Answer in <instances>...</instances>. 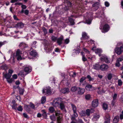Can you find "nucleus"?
Returning a JSON list of instances; mask_svg holds the SVG:
<instances>
[{"label":"nucleus","instance_id":"nucleus-1","mask_svg":"<svg viewBox=\"0 0 123 123\" xmlns=\"http://www.w3.org/2000/svg\"><path fill=\"white\" fill-rule=\"evenodd\" d=\"M99 56H100L101 55L100 60L101 61H104L105 62L107 63H109L110 62V59L108 58L107 56L105 55H101L100 54L98 55Z\"/></svg>","mask_w":123,"mask_h":123},{"label":"nucleus","instance_id":"nucleus-2","mask_svg":"<svg viewBox=\"0 0 123 123\" xmlns=\"http://www.w3.org/2000/svg\"><path fill=\"white\" fill-rule=\"evenodd\" d=\"M43 93L44 95H50L52 93L50 88L49 86H46L44 88L43 90Z\"/></svg>","mask_w":123,"mask_h":123},{"label":"nucleus","instance_id":"nucleus-3","mask_svg":"<svg viewBox=\"0 0 123 123\" xmlns=\"http://www.w3.org/2000/svg\"><path fill=\"white\" fill-rule=\"evenodd\" d=\"M55 115L56 116H57V122L58 123H61V122L62 120V114L60 111H57L55 112Z\"/></svg>","mask_w":123,"mask_h":123},{"label":"nucleus","instance_id":"nucleus-4","mask_svg":"<svg viewBox=\"0 0 123 123\" xmlns=\"http://www.w3.org/2000/svg\"><path fill=\"white\" fill-rule=\"evenodd\" d=\"M54 48V46L53 45L49 44L46 46L45 49L46 50V52L48 53H50L51 52Z\"/></svg>","mask_w":123,"mask_h":123},{"label":"nucleus","instance_id":"nucleus-5","mask_svg":"<svg viewBox=\"0 0 123 123\" xmlns=\"http://www.w3.org/2000/svg\"><path fill=\"white\" fill-rule=\"evenodd\" d=\"M61 101V99L60 98L56 99L53 102L52 105L55 107L58 106Z\"/></svg>","mask_w":123,"mask_h":123},{"label":"nucleus","instance_id":"nucleus-6","mask_svg":"<svg viewBox=\"0 0 123 123\" xmlns=\"http://www.w3.org/2000/svg\"><path fill=\"white\" fill-rule=\"evenodd\" d=\"M115 52L118 55H120L122 52H123V45L120 48H116L115 49Z\"/></svg>","mask_w":123,"mask_h":123},{"label":"nucleus","instance_id":"nucleus-7","mask_svg":"<svg viewBox=\"0 0 123 123\" xmlns=\"http://www.w3.org/2000/svg\"><path fill=\"white\" fill-rule=\"evenodd\" d=\"M22 53L19 49H18L16 52V56L18 60H20L22 59L21 55Z\"/></svg>","mask_w":123,"mask_h":123},{"label":"nucleus","instance_id":"nucleus-8","mask_svg":"<svg viewBox=\"0 0 123 123\" xmlns=\"http://www.w3.org/2000/svg\"><path fill=\"white\" fill-rule=\"evenodd\" d=\"M109 26L107 24H105L103 26V30L102 32L103 33H105L107 32L109 30Z\"/></svg>","mask_w":123,"mask_h":123},{"label":"nucleus","instance_id":"nucleus-9","mask_svg":"<svg viewBox=\"0 0 123 123\" xmlns=\"http://www.w3.org/2000/svg\"><path fill=\"white\" fill-rule=\"evenodd\" d=\"M108 67L107 65L105 64H103L100 66V69L102 71H106L108 69Z\"/></svg>","mask_w":123,"mask_h":123},{"label":"nucleus","instance_id":"nucleus-10","mask_svg":"<svg viewBox=\"0 0 123 123\" xmlns=\"http://www.w3.org/2000/svg\"><path fill=\"white\" fill-rule=\"evenodd\" d=\"M98 99L94 100L92 102V105L93 107H95L98 105Z\"/></svg>","mask_w":123,"mask_h":123},{"label":"nucleus","instance_id":"nucleus-11","mask_svg":"<svg viewBox=\"0 0 123 123\" xmlns=\"http://www.w3.org/2000/svg\"><path fill=\"white\" fill-rule=\"evenodd\" d=\"M123 60V58H119L117 59L116 61V63L115 64L116 66L117 67H119L120 66V62L122 61Z\"/></svg>","mask_w":123,"mask_h":123},{"label":"nucleus","instance_id":"nucleus-12","mask_svg":"<svg viewBox=\"0 0 123 123\" xmlns=\"http://www.w3.org/2000/svg\"><path fill=\"white\" fill-rule=\"evenodd\" d=\"M24 70L25 72L27 74L31 72V68L30 67H26L24 68Z\"/></svg>","mask_w":123,"mask_h":123},{"label":"nucleus","instance_id":"nucleus-13","mask_svg":"<svg viewBox=\"0 0 123 123\" xmlns=\"http://www.w3.org/2000/svg\"><path fill=\"white\" fill-rule=\"evenodd\" d=\"M24 24L22 23H18L15 25V27L17 28H21L23 27Z\"/></svg>","mask_w":123,"mask_h":123},{"label":"nucleus","instance_id":"nucleus-14","mask_svg":"<svg viewBox=\"0 0 123 123\" xmlns=\"http://www.w3.org/2000/svg\"><path fill=\"white\" fill-rule=\"evenodd\" d=\"M61 92L63 93H68L69 92V89L68 88H66L62 89L61 90Z\"/></svg>","mask_w":123,"mask_h":123},{"label":"nucleus","instance_id":"nucleus-15","mask_svg":"<svg viewBox=\"0 0 123 123\" xmlns=\"http://www.w3.org/2000/svg\"><path fill=\"white\" fill-rule=\"evenodd\" d=\"M63 36H61L57 39V43L59 45H61L62 43V41L63 39Z\"/></svg>","mask_w":123,"mask_h":123},{"label":"nucleus","instance_id":"nucleus-16","mask_svg":"<svg viewBox=\"0 0 123 123\" xmlns=\"http://www.w3.org/2000/svg\"><path fill=\"white\" fill-rule=\"evenodd\" d=\"M106 120L105 122L104 123H110V117L109 114H107L105 116Z\"/></svg>","mask_w":123,"mask_h":123},{"label":"nucleus","instance_id":"nucleus-17","mask_svg":"<svg viewBox=\"0 0 123 123\" xmlns=\"http://www.w3.org/2000/svg\"><path fill=\"white\" fill-rule=\"evenodd\" d=\"M79 90L78 91V93L79 94L81 95L84 92L85 89L84 88H81L80 87L79 88Z\"/></svg>","mask_w":123,"mask_h":123},{"label":"nucleus","instance_id":"nucleus-18","mask_svg":"<svg viewBox=\"0 0 123 123\" xmlns=\"http://www.w3.org/2000/svg\"><path fill=\"white\" fill-rule=\"evenodd\" d=\"M99 117V115L97 114H94L92 119V120L94 121H97Z\"/></svg>","mask_w":123,"mask_h":123},{"label":"nucleus","instance_id":"nucleus-19","mask_svg":"<svg viewBox=\"0 0 123 123\" xmlns=\"http://www.w3.org/2000/svg\"><path fill=\"white\" fill-rule=\"evenodd\" d=\"M95 49V47H93L92 48V50H95V53H99L102 52V50L101 49L97 48L96 49Z\"/></svg>","mask_w":123,"mask_h":123},{"label":"nucleus","instance_id":"nucleus-20","mask_svg":"<svg viewBox=\"0 0 123 123\" xmlns=\"http://www.w3.org/2000/svg\"><path fill=\"white\" fill-rule=\"evenodd\" d=\"M100 66L99 64H96L93 65V68L95 69L98 70L100 69Z\"/></svg>","mask_w":123,"mask_h":123},{"label":"nucleus","instance_id":"nucleus-21","mask_svg":"<svg viewBox=\"0 0 123 123\" xmlns=\"http://www.w3.org/2000/svg\"><path fill=\"white\" fill-rule=\"evenodd\" d=\"M21 7L22 8V9L21 10V11L20 12V13H23L24 12V9H26L27 8V6L26 5H23V4L22 3V4L21 5Z\"/></svg>","mask_w":123,"mask_h":123},{"label":"nucleus","instance_id":"nucleus-22","mask_svg":"<svg viewBox=\"0 0 123 123\" xmlns=\"http://www.w3.org/2000/svg\"><path fill=\"white\" fill-rule=\"evenodd\" d=\"M82 38L84 39H87L89 38L88 36L87 35V34L85 32H83L82 33Z\"/></svg>","mask_w":123,"mask_h":123},{"label":"nucleus","instance_id":"nucleus-23","mask_svg":"<svg viewBox=\"0 0 123 123\" xmlns=\"http://www.w3.org/2000/svg\"><path fill=\"white\" fill-rule=\"evenodd\" d=\"M30 55H31L33 56H35L37 55V53L35 50H32L30 53Z\"/></svg>","mask_w":123,"mask_h":123},{"label":"nucleus","instance_id":"nucleus-24","mask_svg":"<svg viewBox=\"0 0 123 123\" xmlns=\"http://www.w3.org/2000/svg\"><path fill=\"white\" fill-rule=\"evenodd\" d=\"M64 2L65 5L68 7L71 6L72 3L68 0H65Z\"/></svg>","mask_w":123,"mask_h":123},{"label":"nucleus","instance_id":"nucleus-25","mask_svg":"<svg viewBox=\"0 0 123 123\" xmlns=\"http://www.w3.org/2000/svg\"><path fill=\"white\" fill-rule=\"evenodd\" d=\"M68 19L71 25H73L74 24V20L72 18H71L70 17H69L68 18Z\"/></svg>","mask_w":123,"mask_h":123},{"label":"nucleus","instance_id":"nucleus-26","mask_svg":"<svg viewBox=\"0 0 123 123\" xmlns=\"http://www.w3.org/2000/svg\"><path fill=\"white\" fill-rule=\"evenodd\" d=\"M60 108L62 110H64L65 109V106L64 104L62 102H60L59 104Z\"/></svg>","mask_w":123,"mask_h":123},{"label":"nucleus","instance_id":"nucleus-27","mask_svg":"<svg viewBox=\"0 0 123 123\" xmlns=\"http://www.w3.org/2000/svg\"><path fill=\"white\" fill-rule=\"evenodd\" d=\"M92 88V86L90 85H86L85 87L87 91H90V89Z\"/></svg>","mask_w":123,"mask_h":123},{"label":"nucleus","instance_id":"nucleus-28","mask_svg":"<svg viewBox=\"0 0 123 123\" xmlns=\"http://www.w3.org/2000/svg\"><path fill=\"white\" fill-rule=\"evenodd\" d=\"M27 74L26 73H25L23 71H21L19 73V74L22 77L25 76Z\"/></svg>","mask_w":123,"mask_h":123},{"label":"nucleus","instance_id":"nucleus-29","mask_svg":"<svg viewBox=\"0 0 123 123\" xmlns=\"http://www.w3.org/2000/svg\"><path fill=\"white\" fill-rule=\"evenodd\" d=\"M11 76V75H10V74H7L5 75V77L7 80L10 78Z\"/></svg>","mask_w":123,"mask_h":123},{"label":"nucleus","instance_id":"nucleus-30","mask_svg":"<svg viewBox=\"0 0 123 123\" xmlns=\"http://www.w3.org/2000/svg\"><path fill=\"white\" fill-rule=\"evenodd\" d=\"M41 103L43 104L46 101V97L45 96L43 97L41 99Z\"/></svg>","mask_w":123,"mask_h":123},{"label":"nucleus","instance_id":"nucleus-31","mask_svg":"<svg viewBox=\"0 0 123 123\" xmlns=\"http://www.w3.org/2000/svg\"><path fill=\"white\" fill-rule=\"evenodd\" d=\"M119 118L118 116H117L115 117L113 119V122L117 123L119 121Z\"/></svg>","mask_w":123,"mask_h":123},{"label":"nucleus","instance_id":"nucleus-32","mask_svg":"<svg viewBox=\"0 0 123 123\" xmlns=\"http://www.w3.org/2000/svg\"><path fill=\"white\" fill-rule=\"evenodd\" d=\"M80 114L81 116H86L85 111H82L80 112Z\"/></svg>","mask_w":123,"mask_h":123},{"label":"nucleus","instance_id":"nucleus-33","mask_svg":"<svg viewBox=\"0 0 123 123\" xmlns=\"http://www.w3.org/2000/svg\"><path fill=\"white\" fill-rule=\"evenodd\" d=\"M71 106L72 110L73 111V112H77L76 109V106L73 104H71Z\"/></svg>","mask_w":123,"mask_h":123},{"label":"nucleus","instance_id":"nucleus-34","mask_svg":"<svg viewBox=\"0 0 123 123\" xmlns=\"http://www.w3.org/2000/svg\"><path fill=\"white\" fill-rule=\"evenodd\" d=\"M90 111L91 110L89 109H87L86 110V112H85L86 115H87L88 116H89L90 114Z\"/></svg>","mask_w":123,"mask_h":123},{"label":"nucleus","instance_id":"nucleus-35","mask_svg":"<svg viewBox=\"0 0 123 123\" xmlns=\"http://www.w3.org/2000/svg\"><path fill=\"white\" fill-rule=\"evenodd\" d=\"M103 108L104 110H106L108 108L107 105L105 103H104L103 105Z\"/></svg>","mask_w":123,"mask_h":123},{"label":"nucleus","instance_id":"nucleus-36","mask_svg":"<svg viewBox=\"0 0 123 123\" xmlns=\"http://www.w3.org/2000/svg\"><path fill=\"white\" fill-rule=\"evenodd\" d=\"M77 89V88L76 86H74L72 87L71 89V90L72 92H75Z\"/></svg>","mask_w":123,"mask_h":123},{"label":"nucleus","instance_id":"nucleus-37","mask_svg":"<svg viewBox=\"0 0 123 123\" xmlns=\"http://www.w3.org/2000/svg\"><path fill=\"white\" fill-rule=\"evenodd\" d=\"M19 94L20 95H22L23 94L24 90L22 88H20L19 90Z\"/></svg>","mask_w":123,"mask_h":123},{"label":"nucleus","instance_id":"nucleus-38","mask_svg":"<svg viewBox=\"0 0 123 123\" xmlns=\"http://www.w3.org/2000/svg\"><path fill=\"white\" fill-rule=\"evenodd\" d=\"M49 111L51 113H52L55 111V110L53 107H50L49 109Z\"/></svg>","mask_w":123,"mask_h":123},{"label":"nucleus","instance_id":"nucleus-39","mask_svg":"<svg viewBox=\"0 0 123 123\" xmlns=\"http://www.w3.org/2000/svg\"><path fill=\"white\" fill-rule=\"evenodd\" d=\"M123 82L121 79L118 80V85L119 86H121L122 85Z\"/></svg>","mask_w":123,"mask_h":123},{"label":"nucleus","instance_id":"nucleus-40","mask_svg":"<svg viewBox=\"0 0 123 123\" xmlns=\"http://www.w3.org/2000/svg\"><path fill=\"white\" fill-rule=\"evenodd\" d=\"M29 106L31 108L33 109H36L34 105L31 103H30Z\"/></svg>","mask_w":123,"mask_h":123},{"label":"nucleus","instance_id":"nucleus-41","mask_svg":"<svg viewBox=\"0 0 123 123\" xmlns=\"http://www.w3.org/2000/svg\"><path fill=\"white\" fill-rule=\"evenodd\" d=\"M29 105H25V109L27 111H30V109L29 108Z\"/></svg>","mask_w":123,"mask_h":123},{"label":"nucleus","instance_id":"nucleus-42","mask_svg":"<svg viewBox=\"0 0 123 123\" xmlns=\"http://www.w3.org/2000/svg\"><path fill=\"white\" fill-rule=\"evenodd\" d=\"M107 78L109 80H111L112 77V74H109L108 75Z\"/></svg>","mask_w":123,"mask_h":123},{"label":"nucleus","instance_id":"nucleus-43","mask_svg":"<svg viewBox=\"0 0 123 123\" xmlns=\"http://www.w3.org/2000/svg\"><path fill=\"white\" fill-rule=\"evenodd\" d=\"M42 111L43 113L42 114L43 116L44 117H46L47 116L45 110H42Z\"/></svg>","mask_w":123,"mask_h":123},{"label":"nucleus","instance_id":"nucleus-44","mask_svg":"<svg viewBox=\"0 0 123 123\" xmlns=\"http://www.w3.org/2000/svg\"><path fill=\"white\" fill-rule=\"evenodd\" d=\"M87 78L88 79L89 81H93L94 80V79L91 77V76L89 75H88L87 76Z\"/></svg>","mask_w":123,"mask_h":123},{"label":"nucleus","instance_id":"nucleus-45","mask_svg":"<svg viewBox=\"0 0 123 123\" xmlns=\"http://www.w3.org/2000/svg\"><path fill=\"white\" fill-rule=\"evenodd\" d=\"M51 38L52 40L54 42H55L57 39V37L54 36H52Z\"/></svg>","mask_w":123,"mask_h":123},{"label":"nucleus","instance_id":"nucleus-46","mask_svg":"<svg viewBox=\"0 0 123 123\" xmlns=\"http://www.w3.org/2000/svg\"><path fill=\"white\" fill-rule=\"evenodd\" d=\"M9 83H11L13 81V79L10 78L9 79L6 80Z\"/></svg>","mask_w":123,"mask_h":123},{"label":"nucleus","instance_id":"nucleus-47","mask_svg":"<svg viewBox=\"0 0 123 123\" xmlns=\"http://www.w3.org/2000/svg\"><path fill=\"white\" fill-rule=\"evenodd\" d=\"M50 118L52 120H55V116L54 115L50 116Z\"/></svg>","mask_w":123,"mask_h":123},{"label":"nucleus","instance_id":"nucleus-48","mask_svg":"<svg viewBox=\"0 0 123 123\" xmlns=\"http://www.w3.org/2000/svg\"><path fill=\"white\" fill-rule=\"evenodd\" d=\"M86 79V77H83L81 78L80 80V83H82Z\"/></svg>","mask_w":123,"mask_h":123},{"label":"nucleus","instance_id":"nucleus-49","mask_svg":"<svg viewBox=\"0 0 123 123\" xmlns=\"http://www.w3.org/2000/svg\"><path fill=\"white\" fill-rule=\"evenodd\" d=\"M17 109L18 111H22L23 110V108L21 106H19Z\"/></svg>","mask_w":123,"mask_h":123},{"label":"nucleus","instance_id":"nucleus-50","mask_svg":"<svg viewBox=\"0 0 123 123\" xmlns=\"http://www.w3.org/2000/svg\"><path fill=\"white\" fill-rule=\"evenodd\" d=\"M91 22V20L90 19H87L86 20V23L88 24H90Z\"/></svg>","mask_w":123,"mask_h":123},{"label":"nucleus","instance_id":"nucleus-51","mask_svg":"<svg viewBox=\"0 0 123 123\" xmlns=\"http://www.w3.org/2000/svg\"><path fill=\"white\" fill-rule=\"evenodd\" d=\"M17 106V104H14L12 106V107L13 109L16 110L17 109L16 107Z\"/></svg>","mask_w":123,"mask_h":123},{"label":"nucleus","instance_id":"nucleus-52","mask_svg":"<svg viewBox=\"0 0 123 123\" xmlns=\"http://www.w3.org/2000/svg\"><path fill=\"white\" fill-rule=\"evenodd\" d=\"M117 94L116 93H115L113 96V100H115L117 98Z\"/></svg>","mask_w":123,"mask_h":123},{"label":"nucleus","instance_id":"nucleus-53","mask_svg":"<svg viewBox=\"0 0 123 123\" xmlns=\"http://www.w3.org/2000/svg\"><path fill=\"white\" fill-rule=\"evenodd\" d=\"M90 98V96L89 94H87L85 96V98L86 99H89Z\"/></svg>","mask_w":123,"mask_h":123},{"label":"nucleus","instance_id":"nucleus-54","mask_svg":"<svg viewBox=\"0 0 123 123\" xmlns=\"http://www.w3.org/2000/svg\"><path fill=\"white\" fill-rule=\"evenodd\" d=\"M23 13H24L26 15H28L29 13V11L28 10H24V12Z\"/></svg>","mask_w":123,"mask_h":123},{"label":"nucleus","instance_id":"nucleus-55","mask_svg":"<svg viewBox=\"0 0 123 123\" xmlns=\"http://www.w3.org/2000/svg\"><path fill=\"white\" fill-rule=\"evenodd\" d=\"M69 42V40L68 38L66 39L65 40V43L66 44L68 43Z\"/></svg>","mask_w":123,"mask_h":123},{"label":"nucleus","instance_id":"nucleus-56","mask_svg":"<svg viewBox=\"0 0 123 123\" xmlns=\"http://www.w3.org/2000/svg\"><path fill=\"white\" fill-rule=\"evenodd\" d=\"M12 78L14 79H16L17 78V76L16 74H14L12 76Z\"/></svg>","mask_w":123,"mask_h":123},{"label":"nucleus","instance_id":"nucleus-57","mask_svg":"<svg viewBox=\"0 0 123 123\" xmlns=\"http://www.w3.org/2000/svg\"><path fill=\"white\" fill-rule=\"evenodd\" d=\"M13 71L12 70L9 69L8 71V73L10 74V75H12V73H13Z\"/></svg>","mask_w":123,"mask_h":123},{"label":"nucleus","instance_id":"nucleus-58","mask_svg":"<svg viewBox=\"0 0 123 123\" xmlns=\"http://www.w3.org/2000/svg\"><path fill=\"white\" fill-rule=\"evenodd\" d=\"M83 50L86 53L89 54L90 53L89 51H88V50L85 49V48H84L83 49Z\"/></svg>","mask_w":123,"mask_h":123},{"label":"nucleus","instance_id":"nucleus-59","mask_svg":"<svg viewBox=\"0 0 123 123\" xmlns=\"http://www.w3.org/2000/svg\"><path fill=\"white\" fill-rule=\"evenodd\" d=\"M105 5L106 6L108 7L109 6L110 4L108 2H106L105 3Z\"/></svg>","mask_w":123,"mask_h":123},{"label":"nucleus","instance_id":"nucleus-60","mask_svg":"<svg viewBox=\"0 0 123 123\" xmlns=\"http://www.w3.org/2000/svg\"><path fill=\"white\" fill-rule=\"evenodd\" d=\"M23 116L24 117L26 118H28V116L27 114L25 113H24L23 114Z\"/></svg>","mask_w":123,"mask_h":123},{"label":"nucleus","instance_id":"nucleus-61","mask_svg":"<svg viewBox=\"0 0 123 123\" xmlns=\"http://www.w3.org/2000/svg\"><path fill=\"white\" fill-rule=\"evenodd\" d=\"M50 80L51 81H55V79L53 77H52L50 78Z\"/></svg>","mask_w":123,"mask_h":123},{"label":"nucleus","instance_id":"nucleus-62","mask_svg":"<svg viewBox=\"0 0 123 123\" xmlns=\"http://www.w3.org/2000/svg\"><path fill=\"white\" fill-rule=\"evenodd\" d=\"M73 112L74 115V117H77L78 116V114L77 113V112Z\"/></svg>","mask_w":123,"mask_h":123},{"label":"nucleus","instance_id":"nucleus-63","mask_svg":"<svg viewBox=\"0 0 123 123\" xmlns=\"http://www.w3.org/2000/svg\"><path fill=\"white\" fill-rule=\"evenodd\" d=\"M14 18L16 20H18V18L15 15H14L13 16Z\"/></svg>","mask_w":123,"mask_h":123},{"label":"nucleus","instance_id":"nucleus-64","mask_svg":"<svg viewBox=\"0 0 123 123\" xmlns=\"http://www.w3.org/2000/svg\"><path fill=\"white\" fill-rule=\"evenodd\" d=\"M78 123H83V122L81 119H79V120Z\"/></svg>","mask_w":123,"mask_h":123}]
</instances>
